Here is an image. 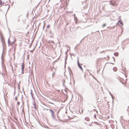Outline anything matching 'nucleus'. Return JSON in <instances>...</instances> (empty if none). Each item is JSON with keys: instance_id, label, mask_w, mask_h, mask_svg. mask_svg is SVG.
Wrapping results in <instances>:
<instances>
[{"instance_id": "obj_1", "label": "nucleus", "mask_w": 129, "mask_h": 129, "mask_svg": "<svg viewBox=\"0 0 129 129\" xmlns=\"http://www.w3.org/2000/svg\"><path fill=\"white\" fill-rule=\"evenodd\" d=\"M0 37L1 42L4 47L6 46V43L4 38L3 34L2 33L0 32Z\"/></svg>"}, {"instance_id": "obj_2", "label": "nucleus", "mask_w": 129, "mask_h": 129, "mask_svg": "<svg viewBox=\"0 0 129 129\" xmlns=\"http://www.w3.org/2000/svg\"><path fill=\"white\" fill-rule=\"evenodd\" d=\"M15 42V41L13 42H12L10 41L9 39L8 40V44L9 46L12 45L13 44H14Z\"/></svg>"}, {"instance_id": "obj_3", "label": "nucleus", "mask_w": 129, "mask_h": 129, "mask_svg": "<svg viewBox=\"0 0 129 129\" xmlns=\"http://www.w3.org/2000/svg\"><path fill=\"white\" fill-rule=\"evenodd\" d=\"M77 64H78V66L79 67V68L82 71H83V69H82V67L81 66V64H80V63H79V58H78V59H77Z\"/></svg>"}, {"instance_id": "obj_4", "label": "nucleus", "mask_w": 129, "mask_h": 129, "mask_svg": "<svg viewBox=\"0 0 129 129\" xmlns=\"http://www.w3.org/2000/svg\"><path fill=\"white\" fill-rule=\"evenodd\" d=\"M21 66H22V68H21V69H22V73H23V70H24V63H23L21 65Z\"/></svg>"}, {"instance_id": "obj_5", "label": "nucleus", "mask_w": 129, "mask_h": 129, "mask_svg": "<svg viewBox=\"0 0 129 129\" xmlns=\"http://www.w3.org/2000/svg\"><path fill=\"white\" fill-rule=\"evenodd\" d=\"M113 70L114 72H116L117 70V68L116 67H114L113 68Z\"/></svg>"}, {"instance_id": "obj_6", "label": "nucleus", "mask_w": 129, "mask_h": 129, "mask_svg": "<svg viewBox=\"0 0 129 129\" xmlns=\"http://www.w3.org/2000/svg\"><path fill=\"white\" fill-rule=\"evenodd\" d=\"M4 3L2 0H0V5H2L4 4Z\"/></svg>"}, {"instance_id": "obj_7", "label": "nucleus", "mask_w": 129, "mask_h": 129, "mask_svg": "<svg viewBox=\"0 0 129 129\" xmlns=\"http://www.w3.org/2000/svg\"><path fill=\"white\" fill-rule=\"evenodd\" d=\"M85 120L87 121H88L89 120V118L88 117H86L85 118Z\"/></svg>"}, {"instance_id": "obj_8", "label": "nucleus", "mask_w": 129, "mask_h": 129, "mask_svg": "<svg viewBox=\"0 0 129 129\" xmlns=\"http://www.w3.org/2000/svg\"><path fill=\"white\" fill-rule=\"evenodd\" d=\"M62 82H63V86H65V85H64V84H65V80H64L63 79L62 81Z\"/></svg>"}, {"instance_id": "obj_9", "label": "nucleus", "mask_w": 129, "mask_h": 129, "mask_svg": "<svg viewBox=\"0 0 129 129\" xmlns=\"http://www.w3.org/2000/svg\"><path fill=\"white\" fill-rule=\"evenodd\" d=\"M114 54L116 56H117L118 55V53L117 52L115 53Z\"/></svg>"}, {"instance_id": "obj_10", "label": "nucleus", "mask_w": 129, "mask_h": 129, "mask_svg": "<svg viewBox=\"0 0 129 129\" xmlns=\"http://www.w3.org/2000/svg\"><path fill=\"white\" fill-rule=\"evenodd\" d=\"M17 96H16L15 98V99L16 101H17Z\"/></svg>"}, {"instance_id": "obj_11", "label": "nucleus", "mask_w": 129, "mask_h": 129, "mask_svg": "<svg viewBox=\"0 0 129 129\" xmlns=\"http://www.w3.org/2000/svg\"><path fill=\"white\" fill-rule=\"evenodd\" d=\"M50 27V25H48L47 26V28H49Z\"/></svg>"}, {"instance_id": "obj_12", "label": "nucleus", "mask_w": 129, "mask_h": 129, "mask_svg": "<svg viewBox=\"0 0 129 129\" xmlns=\"http://www.w3.org/2000/svg\"><path fill=\"white\" fill-rule=\"evenodd\" d=\"M20 104V103L19 102H18L17 103V104L18 106Z\"/></svg>"}, {"instance_id": "obj_13", "label": "nucleus", "mask_w": 129, "mask_h": 129, "mask_svg": "<svg viewBox=\"0 0 129 129\" xmlns=\"http://www.w3.org/2000/svg\"><path fill=\"white\" fill-rule=\"evenodd\" d=\"M120 23L122 25H123V24L122 22H120Z\"/></svg>"}, {"instance_id": "obj_14", "label": "nucleus", "mask_w": 129, "mask_h": 129, "mask_svg": "<svg viewBox=\"0 0 129 129\" xmlns=\"http://www.w3.org/2000/svg\"><path fill=\"white\" fill-rule=\"evenodd\" d=\"M106 25V24H104L103 26V27H104Z\"/></svg>"}, {"instance_id": "obj_15", "label": "nucleus", "mask_w": 129, "mask_h": 129, "mask_svg": "<svg viewBox=\"0 0 129 129\" xmlns=\"http://www.w3.org/2000/svg\"><path fill=\"white\" fill-rule=\"evenodd\" d=\"M96 114L94 115V118H95L96 117Z\"/></svg>"}, {"instance_id": "obj_16", "label": "nucleus", "mask_w": 129, "mask_h": 129, "mask_svg": "<svg viewBox=\"0 0 129 129\" xmlns=\"http://www.w3.org/2000/svg\"><path fill=\"white\" fill-rule=\"evenodd\" d=\"M109 93L110 95H111L112 97V95L111 93L110 92H109Z\"/></svg>"}, {"instance_id": "obj_17", "label": "nucleus", "mask_w": 129, "mask_h": 129, "mask_svg": "<svg viewBox=\"0 0 129 129\" xmlns=\"http://www.w3.org/2000/svg\"><path fill=\"white\" fill-rule=\"evenodd\" d=\"M70 55H73V56H75V55L73 54H70Z\"/></svg>"}, {"instance_id": "obj_18", "label": "nucleus", "mask_w": 129, "mask_h": 129, "mask_svg": "<svg viewBox=\"0 0 129 129\" xmlns=\"http://www.w3.org/2000/svg\"><path fill=\"white\" fill-rule=\"evenodd\" d=\"M121 21V20L120 19V20H119L118 21V22H119V23H120V22H121V21Z\"/></svg>"}, {"instance_id": "obj_19", "label": "nucleus", "mask_w": 129, "mask_h": 129, "mask_svg": "<svg viewBox=\"0 0 129 129\" xmlns=\"http://www.w3.org/2000/svg\"><path fill=\"white\" fill-rule=\"evenodd\" d=\"M68 52V51H67L66 52V54H67Z\"/></svg>"}, {"instance_id": "obj_20", "label": "nucleus", "mask_w": 129, "mask_h": 129, "mask_svg": "<svg viewBox=\"0 0 129 129\" xmlns=\"http://www.w3.org/2000/svg\"><path fill=\"white\" fill-rule=\"evenodd\" d=\"M59 101V100H58V99H57V101Z\"/></svg>"}, {"instance_id": "obj_21", "label": "nucleus", "mask_w": 129, "mask_h": 129, "mask_svg": "<svg viewBox=\"0 0 129 129\" xmlns=\"http://www.w3.org/2000/svg\"><path fill=\"white\" fill-rule=\"evenodd\" d=\"M114 125L113 124L111 125V126H113Z\"/></svg>"}, {"instance_id": "obj_22", "label": "nucleus", "mask_w": 129, "mask_h": 129, "mask_svg": "<svg viewBox=\"0 0 129 129\" xmlns=\"http://www.w3.org/2000/svg\"><path fill=\"white\" fill-rule=\"evenodd\" d=\"M113 58L114 60L115 61V59L114 58V57H113Z\"/></svg>"}, {"instance_id": "obj_23", "label": "nucleus", "mask_w": 129, "mask_h": 129, "mask_svg": "<svg viewBox=\"0 0 129 129\" xmlns=\"http://www.w3.org/2000/svg\"><path fill=\"white\" fill-rule=\"evenodd\" d=\"M57 91H58L59 92L60 91V90H57Z\"/></svg>"}, {"instance_id": "obj_24", "label": "nucleus", "mask_w": 129, "mask_h": 129, "mask_svg": "<svg viewBox=\"0 0 129 129\" xmlns=\"http://www.w3.org/2000/svg\"><path fill=\"white\" fill-rule=\"evenodd\" d=\"M76 49V47H75L74 48V49L75 50Z\"/></svg>"}, {"instance_id": "obj_25", "label": "nucleus", "mask_w": 129, "mask_h": 129, "mask_svg": "<svg viewBox=\"0 0 129 129\" xmlns=\"http://www.w3.org/2000/svg\"><path fill=\"white\" fill-rule=\"evenodd\" d=\"M93 110H96V112H98V111H96V110H94V109H93Z\"/></svg>"}, {"instance_id": "obj_26", "label": "nucleus", "mask_w": 129, "mask_h": 129, "mask_svg": "<svg viewBox=\"0 0 129 129\" xmlns=\"http://www.w3.org/2000/svg\"><path fill=\"white\" fill-rule=\"evenodd\" d=\"M30 51L31 52H33V51H32V50H31Z\"/></svg>"}, {"instance_id": "obj_27", "label": "nucleus", "mask_w": 129, "mask_h": 129, "mask_svg": "<svg viewBox=\"0 0 129 129\" xmlns=\"http://www.w3.org/2000/svg\"><path fill=\"white\" fill-rule=\"evenodd\" d=\"M125 76L126 77H127V76L126 75H125Z\"/></svg>"}, {"instance_id": "obj_28", "label": "nucleus", "mask_w": 129, "mask_h": 129, "mask_svg": "<svg viewBox=\"0 0 129 129\" xmlns=\"http://www.w3.org/2000/svg\"><path fill=\"white\" fill-rule=\"evenodd\" d=\"M111 63V64H113V63Z\"/></svg>"}, {"instance_id": "obj_29", "label": "nucleus", "mask_w": 129, "mask_h": 129, "mask_svg": "<svg viewBox=\"0 0 129 129\" xmlns=\"http://www.w3.org/2000/svg\"><path fill=\"white\" fill-rule=\"evenodd\" d=\"M67 51H69V49H68Z\"/></svg>"}, {"instance_id": "obj_30", "label": "nucleus", "mask_w": 129, "mask_h": 129, "mask_svg": "<svg viewBox=\"0 0 129 129\" xmlns=\"http://www.w3.org/2000/svg\"><path fill=\"white\" fill-rule=\"evenodd\" d=\"M57 116L58 117H58V115H57Z\"/></svg>"}]
</instances>
